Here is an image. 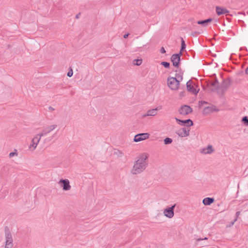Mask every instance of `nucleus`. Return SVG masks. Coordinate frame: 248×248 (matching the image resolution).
I'll list each match as a JSON object with an SVG mask.
<instances>
[{
    "label": "nucleus",
    "instance_id": "nucleus-26",
    "mask_svg": "<svg viewBox=\"0 0 248 248\" xmlns=\"http://www.w3.org/2000/svg\"><path fill=\"white\" fill-rule=\"evenodd\" d=\"M242 121L243 122L244 124H245L247 125H248V117H247V116L243 117L242 118Z\"/></svg>",
    "mask_w": 248,
    "mask_h": 248
},
{
    "label": "nucleus",
    "instance_id": "nucleus-14",
    "mask_svg": "<svg viewBox=\"0 0 248 248\" xmlns=\"http://www.w3.org/2000/svg\"><path fill=\"white\" fill-rule=\"evenodd\" d=\"M177 134L181 137H185L189 135V129L186 128H182L179 129L177 132Z\"/></svg>",
    "mask_w": 248,
    "mask_h": 248
},
{
    "label": "nucleus",
    "instance_id": "nucleus-10",
    "mask_svg": "<svg viewBox=\"0 0 248 248\" xmlns=\"http://www.w3.org/2000/svg\"><path fill=\"white\" fill-rule=\"evenodd\" d=\"M59 183L61 184V186L62 187L63 190L67 191L71 189V186L68 179H62L60 180Z\"/></svg>",
    "mask_w": 248,
    "mask_h": 248
},
{
    "label": "nucleus",
    "instance_id": "nucleus-2",
    "mask_svg": "<svg viewBox=\"0 0 248 248\" xmlns=\"http://www.w3.org/2000/svg\"><path fill=\"white\" fill-rule=\"evenodd\" d=\"M4 237L5 240V248H13L14 246L13 236L7 226L4 228Z\"/></svg>",
    "mask_w": 248,
    "mask_h": 248
},
{
    "label": "nucleus",
    "instance_id": "nucleus-25",
    "mask_svg": "<svg viewBox=\"0 0 248 248\" xmlns=\"http://www.w3.org/2000/svg\"><path fill=\"white\" fill-rule=\"evenodd\" d=\"M197 24H201V25H202L203 27L206 26L207 25V24L206 23L205 20H199V21H197Z\"/></svg>",
    "mask_w": 248,
    "mask_h": 248
},
{
    "label": "nucleus",
    "instance_id": "nucleus-21",
    "mask_svg": "<svg viewBox=\"0 0 248 248\" xmlns=\"http://www.w3.org/2000/svg\"><path fill=\"white\" fill-rule=\"evenodd\" d=\"M165 144H170L172 142V140L170 138H166L164 140Z\"/></svg>",
    "mask_w": 248,
    "mask_h": 248
},
{
    "label": "nucleus",
    "instance_id": "nucleus-31",
    "mask_svg": "<svg viewBox=\"0 0 248 248\" xmlns=\"http://www.w3.org/2000/svg\"><path fill=\"white\" fill-rule=\"evenodd\" d=\"M236 221H237V218H235L233 221H232L230 223V225H229V227L232 226Z\"/></svg>",
    "mask_w": 248,
    "mask_h": 248
},
{
    "label": "nucleus",
    "instance_id": "nucleus-3",
    "mask_svg": "<svg viewBox=\"0 0 248 248\" xmlns=\"http://www.w3.org/2000/svg\"><path fill=\"white\" fill-rule=\"evenodd\" d=\"M167 84L171 90H176L178 89L180 83L176 80V78L169 77L167 79Z\"/></svg>",
    "mask_w": 248,
    "mask_h": 248
},
{
    "label": "nucleus",
    "instance_id": "nucleus-11",
    "mask_svg": "<svg viewBox=\"0 0 248 248\" xmlns=\"http://www.w3.org/2000/svg\"><path fill=\"white\" fill-rule=\"evenodd\" d=\"M149 137V134L147 133H143L137 134L135 136L134 141L135 142H139L141 140H146Z\"/></svg>",
    "mask_w": 248,
    "mask_h": 248
},
{
    "label": "nucleus",
    "instance_id": "nucleus-4",
    "mask_svg": "<svg viewBox=\"0 0 248 248\" xmlns=\"http://www.w3.org/2000/svg\"><path fill=\"white\" fill-rule=\"evenodd\" d=\"M57 127V124H52L50 125H48L46 127L43 128L42 132L37 134V136H39L40 138L46 136L50 132L52 131L55 128Z\"/></svg>",
    "mask_w": 248,
    "mask_h": 248
},
{
    "label": "nucleus",
    "instance_id": "nucleus-6",
    "mask_svg": "<svg viewBox=\"0 0 248 248\" xmlns=\"http://www.w3.org/2000/svg\"><path fill=\"white\" fill-rule=\"evenodd\" d=\"M230 84L231 81L229 78L224 79L220 86H217V90L221 91L222 93H224L230 87Z\"/></svg>",
    "mask_w": 248,
    "mask_h": 248
},
{
    "label": "nucleus",
    "instance_id": "nucleus-39",
    "mask_svg": "<svg viewBox=\"0 0 248 248\" xmlns=\"http://www.w3.org/2000/svg\"><path fill=\"white\" fill-rule=\"evenodd\" d=\"M245 73L246 74L248 75V66L247 67V68L245 70Z\"/></svg>",
    "mask_w": 248,
    "mask_h": 248
},
{
    "label": "nucleus",
    "instance_id": "nucleus-35",
    "mask_svg": "<svg viewBox=\"0 0 248 248\" xmlns=\"http://www.w3.org/2000/svg\"><path fill=\"white\" fill-rule=\"evenodd\" d=\"M55 110V108H53V107L50 106L48 107V110L49 111H54Z\"/></svg>",
    "mask_w": 248,
    "mask_h": 248
},
{
    "label": "nucleus",
    "instance_id": "nucleus-18",
    "mask_svg": "<svg viewBox=\"0 0 248 248\" xmlns=\"http://www.w3.org/2000/svg\"><path fill=\"white\" fill-rule=\"evenodd\" d=\"M214 151V150L212 146L208 145L206 148L203 149V151L202 152L205 154H211L212 153H213Z\"/></svg>",
    "mask_w": 248,
    "mask_h": 248
},
{
    "label": "nucleus",
    "instance_id": "nucleus-36",
    "mask_svg": "<svg viewBox=\"0 0 248 248\" xmlns=\"http://www.w3.org/2000/svg\"><path fill=\"white\" fill-rule=\"evenodd\" d=\"M199 103L201 105H202V104H207V102L205 101H201L199 102Z\"/></svg>",
    "mask_w": 248,
    "mask_h": 248
},
{
    "label": "nucleus",
    "instance_id": "nucleus-12",
    "mask_svg": "<svg viewBox=\"0 0 248 248\" xmlns=\"http://www.w3.org/2000/svg\"><path fill=\"white\" fill-rule=\"evenodd\" d=\"M176 121L178 124L181 125L190 126L193 125V121L190 119H187L185 120H182L177 118H175Z\"/></svg>",
    "mask_w": 248,
    "mask_h": 248
},
{
    "label": "nucleus",
    "instance_id": "nucleus-17",
    "mask_svg": "<svg viewBox=\"0 0 248 248\" xmlns=\"http://www.w3.org/2000/svg\"><path fill=\"white\" fill-rule=\"evenodd\" d=\"M214 202L213 198L207 197L203 199L202 203L205 205H209Z\"/></svg>",
    "mask_w": 248,
    "mask_h": 248
},
{
    "label": "nucleus",
    "instance_id": "nucleus-8",
    "mask_svg": "<svg viewBox=\"0 0 248 248\" xmlns=\"http://www.w3.org/2000/svg\"><path fill=\"white\" fill-rule=\"evenodd\" d=\"M193 111L192 108L188 105H183L179 109V113L181 115H186L190 113Z\"/></svg>",
    "mask_w": 248,
    "mask_h": 248
},
{
    "label": "nucleus",
    "instance_id": "nucleus-28",
    "mask_svg": "<svg viewBox=\"0 0 248 248\" xmlns=\"http://www.w3.org/2000/svg\"><path fill=\"white\" fill-rule=\"evenodd\" d=\"M211 86H215V87H217V86H218V80L216 78L215 81L211 83Z\"/></svg>",
    "mask_w": 248,
    "mask_h": 248
},
{
    "label": "nucleus",
    "instance_id": "nucleus-34",
    "mask_svg": "<svg viewBox=\"0 0 248 248\" xmlns=\"http://www.w3.org/2000/svg\"><path fill=\"white\" fill-rule=\"evenodd\" d=\"M240 214V211H237L236 213V214H235V218H238V217L239 216Z\"/></svg>",
    "mask_w": 248,
    "mask_h": 248
},
{
    "label": "nucleus",
    "instance_id": "nucleus-20",
    "mask_svg": "<svg viewBox=\"0 0 248 248\" xmlns=\"http://www.w3.org/2000/svg\"><path fill=\"white\" fill-rule=\"evenodd\" d=\"M186 47V45L185 44V41L183 38H181V48L180 52L182 53V51L184 50Z\"/></svg>",
    "mask_w": 248,
    "mask_h": 248
},
{
    "label": "nucleus",
    "instance_id": "nucleus-32",
    "mask_svg": "<svg viewBox=\"0 0 248 248\" xmlns=\"http://www.w3.org/2000/svg\"><path fill=\"white\" fill-rule=\"evenodd\" d=\"M160 52L161 53H166V50L164 48V47H161V49H160Z\"/></svg>",
    "mask_w": 248,
    "mask_h": 248
},
{
    "label": "nucleus",
    "instance_id": "nucleus-27",
    "mask_svg": "<svg viewBox=\"0 0 248 248\" xmlns=\"http://www.w3.org/2000/svg\"><path fill=\"white\" fill-rule=\"evenodd\" d=\"M114 154L115 155H116L119 157H121L123 155V154L122 153V152L120 151L119 150L114 151Z\"/></svg>",
    "mask_w": 248,
    "mask_h": 248
},
{
    "label": "nucleus",
    "instance_id": "nucleus-37",
    "mask_svg": "<svg viewBox=\"0 0 248 248\" xmlns=\"http://www.w3.org/2000/svg\"><path fill=\"white\" fill-rule=\"evenodd\" d=\"M206 239H207V237H205L204 238H202V239L199 238V239H197V241H201V240H206Z\"/></svg>",
    "mask_w": 248,
    "mask_h": 248
},
{
    "label": "nucleus",
    "instance_id": "nucleus-15",
    "mask_svg": "<svg viewBox=\"0 0 248 248\" xmlns=\"http://www.w3.org/2000/svg\"><path fill=\"white\" fill-rule=\"evenodd\" d=\"M216 10V13L218 16L227 14L229 13V11L227 9L219 6H217Z\"/></svg>",
    "mask_w": 248,
    "mask_h": 248
},
{
    "label": "nucleus",
    "instance_id": "nucleus-19",
    "mask_svg": "<svg viewBox=\"0 0 248 248\" xmlns=\"http://www.w3.org/2000/svg\"><path fill=\"white\" fill-rule=\"evenodd\" d=\"M215 109H214L212 107H205L204 109H203V113L204 114H205V113H210V112H212L213 111H214Z\"/></svg>",
    "mask_w": 248,
    "mask_h": 248
},
{
    "label": "nucleus",
    "instance_id": "nucleus-23",
    "mask_svg": "<svg viewBox=\"0 0 248 248\" xmlns=\"http://www.w3.org/2000/svg\"><path fill=\"white\" fill-rule=\"evenodd\" d=\"M142 63L141 59H135L134 60V64L139 66Z\"/></svg>",
    "mask_w": 248,
    "mask_h": 248
},
{
    "label": "nucleus",
    "instance_id": "nucleus-1",
    "mask_svg": "<svg viewBox=\"0 0 248 248\" xmlns=\"http://www.w3.org/2000/svg\"><path fill=\"white\" fill-rule=\"evenodd\" d=\"M148 154L145 153L141 154L137 157V160L134 162L131 170V173L133 175L140 174L145 170L148 165Z\"/></svg>",
    "mask_w": 248,
    "mask_h": 248
},
{
    "label": "nucleus",
    "instance_id": "nucleus-5",
    "mask_svg": "<svg viewBox=\"0 0 248 248\" xmlns=\"http://www.w3.org/2000/svg\"><path fill=\"white\" fill-rule=\"evenodd\" d=\"M186 85L188 92L192 93L194 94H197L198 93L200 89L198 88V86L195 84H193V82L191 80H189L186 82Z\"/></svg>",
    "mask_w": 248,
    "mask_h": 248
},
{
    "label": "nucleus",
    "instance_id": "nucleus-38",
    "mask_svg": "<svg viewBox=\"0 0 248 248\" xmlns=\"http://www.w3.org/2000/svg\"><path fill=\"white\" fill-rule=\"evenodd\" d=\"M129 35V33H127V34H125L124 35V38L126 39L128 37Z\"/></svg>",
    "mask_w": 248,
    "mask_h": 248
},
{
    "label": "nucleus",
    "instance_id": "nucleus-22",
    "mask_svg": "<svg viewBox=\"0 0 248 248\" xmlns=\"http://www.w3.org/2000/svg\"><path fill=\"white\" fill-rule=\"evenodd\" d=\"M176 78V80L179 81V83L183 79V76L181 74H176L175 77Z\"/></svg>",
    "mask_w": 248,
    "mask_h": 248
},
{
    "label": "nucleus",
    "instance_id": "nucleus-40",
    "mask_svg": "<svg viewBox=\"0 0 248 248\" xmlns=\"http://www.w3.org/2000/svg\"><path fill=\"white\" fill-rule=\"evenodd\" d=\"M80 13H78V14H77V15H76V18H79V16H80Z\"/></svg>",
    "mask_w": 248,
    "mask_h": 248
},
{
    "label": "nucleus",
    "instance_id": "nucleus-33",
    "mask_svg": "<svg viewBox=\"0 0 248 248\" xmlns=\"http://www.w3.org/2000/svg\"><path fill=\"white\" fill-rule=\"evenodd\" d=\"M212 20H213L212 18H211L205 19L206 24H207L208 23L211 22L212 21Z\"/></svg>",
    "mask_w": 248,
    "mask_h": 248
},
{
    "label": "nucleus",
    "instance_id": "nucleus-24",
    "mask_svg": "<svg viewBox=\"0 0 248 248\" xmlns=\"http://www.w3.org/2000/svg\"><path fill=\"white\" fill-rule=\"evenodd\" d=\"M160 64L164 66L166 68H169L170 66V63L167 62H162Z\"/></svg>",
    "mask_w": 248,
    "mask_h": 248
},
{
    "label": "nucleus",
    "instance_id": "nucleus-13",
    "mask_svg": "<svg viewBox=\"0 0 248 248\" xmlns=\"http://www.w3.org/2000/svg\"><path fill=\"white\" fill-rule=\"evenodd\" d=\"M41 138L39 137V136H37V135L35 137H34L31 140V144L30 145L29 148L31 150H34L39 142Z\"/></svg>",
    "mask_w": 248,
    "mask_h": 248
},
{
    "label": "nucleus",
    "instance_id": "nucleus-7",
    "mask_svg": "<svg viewBox=\"0 0 248 248\" xmlns=\"http://www.w3.org/2000/svg\"><path fill=\"white\" fill-rule=\"evenodd\" d=\"M182 54V52H179L177 54H174L171 56L170 61L172 62V64L174 67L177 68L179 67Z\"/></svg>",
    "mask_w": 248,
    "mask_h": 248
},
{
    "label": "nucleus",
    "instance_id": "nucleus-16",
    "mask_svg": "<svg viewBox=\"0 0 248 248\" xmlns=\"http://www.w3.org/2000/svg\"><path fill=\"white\" fill-rule=\"evenodd\" d=\"M159 109L158 108H156L154 109H150L147 111V113L144 115H143V117H145L146 116H154L157 114V110Z\"/></svg>",
    "mask_w": 248,
    "mask_h": 248
},
{
    "label": "nucleus",
    "instance_id": "nucleus-30",
    "mask_svg": "<svg viewBox=\"0 0 248 248\" xmlns=\"http://www.w3.org/2000/svg\"><path fill=\"white\" fill-rule=\"evenodd\" d=\"M15 155H17V153L16 152H11L9 154V157H12L14 156Z\"/></svg>",
    "mask_w": 248,
    "mask_h": 248
},
{
    "label": "nucleus",
    "instance_id": "nucleus-9",
    "mask_svg": "<svg viewBox=\"0 0 248 248\" xmlns=\"http://www.w3.org/2000/svg\"><path fill=\"white\" fill-rule=\"evenodd\" d=\"M175 205L176 204H174L170 207L165 209L163 212L164 216L169 218H172L174 216V209Z\"/></svg>",
    "mask_w": 248,
    "mask_h": 248
},
{
    "label": "nucleus",
    "instance_id": "nucleus-29",
    "mask_svg": "<svg viewBox=\"0 0 248 248\" xmlns=\"http://www.w3.org/2000/svg\"><path fill=\"white\" fill-rule=\"evenodd\" d=\"M73 70L71 68L67 74V76L69 77H71L73 76Z\"/></svg>",
    "mask_w": 248,
    "mask_h": 248
}]
</instances>
